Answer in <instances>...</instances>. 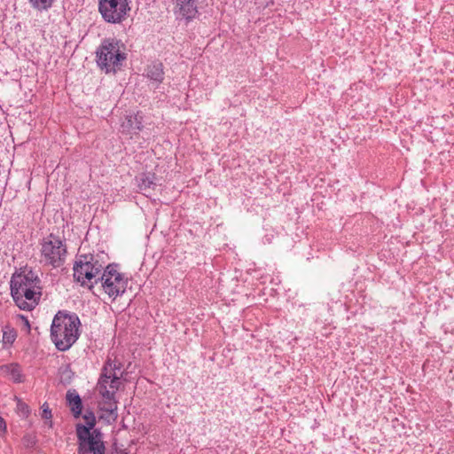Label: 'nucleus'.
<instances>
[{"instance_id":"obj_1","label":"nucleus","mask_w":454,"mask_h":454,"mask_svg":"<svg viewBox=\"0 0 454 454\" xmlns=\"http://www.w3.org/2000/svg\"><path fill=\"white\" fill-rule=\"evenodd\" d=\"M123 373L121 363L109 357L97 383L96 388L101 397L98 402L100 418L108 424L115 422L118 418L116 393L123 384Z\"/></svg>"},{"instance_id":"obj_2","label":"nucleus","mask_w":454,"mask_h":454,"mask_svg":"<svg viewBox=\"0 0 454 454\" xmlns=\"http://www.w3.org/2000/svg\"><path fill=\"white\" fill-rule=\"evenodd\" d=\"M11 294L20 309L32 310L42 296L41 280L32 270H23L12 276Z\"/></svg>"},{"instance_id":"obj_3","label":"nucleus","mask_w":454,"mask_h":454,"mask_svg":"<svg viewBox=\"0 0 454 454\" xmlns=\"http://www.w3.org/2000/svg\"><path fill=\"white\" fill-rule=\"evenodd\" d=\"M80 319L73 314L59 312L52 320L51 337L57 349L68 350L78 340L80 332Z\"/></svg>"},{"instance_id":"obj_4","label":"nucleus","mask_w":454,"mask_h":454,"mask_svg":"<svg viewBox=\"0 0 454 454\" xmlns=\"http://www.w3.org/2000/svg\"><path fill=\"white\" fill-rule=\"evenodd\" d=\"M96 57L97 64L102 71L115 74L127 58L125 46L120 40L105 39L98 48Z\"/></svg>"},{"instance_id":"obj_5","label":"nucleus","mask_w":454,"mask_h":454,"mask_svg":"<svg viewBox=\"0 0 454 454\" xmlns=\"http://www.w3.org/2000/svg\"><path fill=\"white\" fill-rule=\"evenodd\" d=\"M41 262L53 268L60 267L67 257V246L60 238L52 234L44 238L41 243Z\"/></svg>"},{"instance_id":"obj_6","label":"nucleus","mask_w":454,"mask_h":454,"mask_svg":"<svg viewBox=\"0 0 454 454\" xmlns=\"http://www.w3.org/2000/svg\"><path fill=\"white\" fill-rule=\"evenodd\" d=\"M131 0H98V12L110 24H121L129 15Z\"/></svg>"},{"instance_id":"obj_7","label":"nucleus","mask_w":454,"mask_h":454,"mask_svg":"<svg viewBox=\"0 0 454 454\" xmlns=\"http://www.w3.org/2000/svg\"><path fill=\"white\" fill-rule=\"evenodd\" d=\"M101 270L102 265L92 255H82L74 265V278L82 286L91 288Z\"/></svg>"},{"instance_id":"obj_8","label":"nucleus","mask_w":454,"mask_h":454,"mask_svg":"<svg viewBox=\"0 0 454 454\" xmlns=\"http://www.w3.org/2000/svg\"><path fill=\"white\" fill-rule=\"evenodd\" d=\"M100 281L103 291L112 300L123 294L128 286V278L113 265L105 269Z\"/></svg>"},{"instance_id":"obj_9","label":"nucleus","mask_w":454,"mask_h":454,"mask_svg":"<svg viewBox=\"0 0 454 454\" xmlns=\"http://www.w3.org/2000/svg\"><path fill=\"white\" fill-rule=\"evenodd\" d=\"M88 431L85 428L79 430V447L78 454H105V445L103 440L93 441L94 438L89 440Z\"/></svg>"},{"instance_id":"obj_10","label":"nucleus","mask_w":454,"mask_h":454,"mask_svg":"<svg viewBox=\"0 0 454 454\" xmlns=\"http://www.w3.org/2000/svg\"><path fill=\"white\" fill-rule=\"evenodd\" d=\"M199 0H176V12L186 20H192L198 13Z\"/></svg>"},{"instance_id":"obj_11","label":"nucleus","mask_w":454,"mask_h":454,"mask_svg":"<svg viewBox=\"0 0 454 454\" xmlns=\"http://www.w3.org/2000/svg\"><path fill=\"white\" fill-rule=\"evenodd\" d=\"M82 418H83L86 425H81V424L77 425V427H76L77 438H79V430L83 427V428L87 429V431H88L89 440H90L92 438H95V439H93V441H98V440H103L102 434L98 429H93L94 426L96 424V418H95L94 413L91 411H86Z\"/></svg>"},{"instance_id":"obj_12","label":"nucleus","mask_w":454,"mask_h":454,"mask_svg":"<svg viewBox=\"0 0 454 454\" xmlns=\"http://www.w3.org/2000/svg\"><path fill=\"white\" fill-rule=\"evenodd\" d=\"M155 175L151 173H145L137 177V187L140 192L149 197L152 192L156 188Z\"/></svg>"},{"instance_id":"obj_13","label":"nucleus","mask_w":454,"mask_h":454,"mask_svg":"<svg viewBox=\"0 0 454 454\" xmlns=\"http://www.w3.org/2000/svg\"><path fill=\"white\" fill-rule=\"evenodd\" d=\"M0 371L4 377L12 380L13 382H22L24 376L20 366L18 364H5L0 367Z\"/></svg>"},{"instance_id":"obj_14","label":"nucleus","mask_w":454,"mask_h":454,"mask_svg":"<svg viewBox=\"0 0 454 454\" xmlns=\"http://www.w3.org/2000/svg\"><path fill=\"white\" fill-rule=\"evenodd\" d=\"M67 401L71 409L73 415L75 418H79L82 413V400L79 395L75 391H68L67 393Z\"/></svg>"},{"instance_id":"obj_15","label":"nucleus","mask_w":454,"mask_h":454,"mask_svg":"<svg viewBox=\"0 0 454 454\" xmlns=\"http://www.w3.org/2000/svg\"><path fill=\"white\" fill-rule=\"evenodd\" d=\"M123 132L137 133L142 129L141 118L137 115H128L125 121L121 124Z\"/></svg>"},{"instance_id":"obj_16","label":"nucleus","mask_w":454,"mask_h":454,"mask_svg":"<svg viewBox=\"0 0 454 454\" xmlns=\"http://www.w3.org/2000/svg\"><path fill=\"white\" fill-rule=\"evenodd\" d=\"M146 76L154 82H161L164 78L163 66L160 62L153 63L146 68Z\"/></svg>"},{"instance_id":"obj_17","label":"nucleus","mask_w":454,"mask_h":454,"mask_svg":"<svg viewBox=\"0 0 454 454\" xmlns=\"http://www.w3.org/2000/svg\"><path fill=\"white\" fill-rule=\"evenodd\" d=\"M55 0H28L30 5L39 11H48L53 5Z\"/></svg>"},{"instance_id":"obj_18","label":"nucleus","mask_w":454,"mask_h":454,"mask_svg":"<svg viewBox=\"0 0 454 454\" xmlns=\"http://www.w3.org/2000/svg\"><path fill=\"white\" fill-rule=\"evenodd\" d=\"M2 332L4 344L11 345L15 341L17 338V333L13 328L6 325L3 328Z\"/></svg>"},{"instance_id":"obj_19","label":"nucleus","mask_w":454,"mask_h":454,"mask_svg":"<svg viewBox=\"0 0 454 454\" xmlns=\"http://www.w3.org/2000/svg\"><path fill=\"white\" fill-rule=\"evenodd\" d=\"M42 413L41 417L45 420L44 424L48 427V428H52L53 423H52V413L48 405V403H44L42 405Z\"/></svg>"},{"instance_id":"obj_20","label":"nucleus","mask_w":454,"mask_h":454,"mask_svg":"<svg viewBox=\"0 0 454 454\" xmlns=\"http://www.w3.org/2000/svg\"><path fill=\"white\" fill-rule=\"evenodd\" d=\"M17 410L23 416L27 417L29 414L28 406L21 401H18Z\"/></svg>"},{"instance_id":"obj_21","label":"nucleus","mask_w":454,"mask_h":454,"mask_svg":"<svg viewBox=\"0 0 454 454\" xmlns=\"http://www.w3.org/2000/svg\"><path fill=\"white\" fill-rule=\"evenodd\" d=\"M23 442L26 447L31 448L33 447L36 442V438L35 435L27 434L25 435L23 438Z\"/></svg>"},{"instance_id":"obj_22","label":"nucleus","mask_w":454,"mask_h":454,"mask_svg":"<svg viewBox=\"0 0 454 454\" xmlns=\"http://www.w3.org/2000/svg\"><path fill=\"white\" fill-rule=\"evenodd\" d=\"M0 430L4 431V432L6 430L5 421L1 416H0Z\"/></svg>"},{"instance_id":"obj_23","label":"nucleus","mask_w":454,"mask_h":454,"mask_svg":"<svg viewBox=\"0 0 454 454\" xmlns=\"http://www.w3.org/2000/svg\"><path fill=\"white\" fill-rule=\"evenodd\" d=\"M20 318L24 322V325H26L27 329L29 330L30 329V325H29V321L27 319V317H26L24 316H20Z\"/></svg>"}]
</instances>
